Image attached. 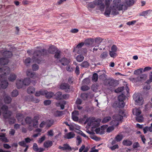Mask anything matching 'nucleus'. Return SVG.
<instances>
[{
  "mask_svg": "<svg viewBox=\"0 0 152 152\" xmlns=\"http://www.w3.org/2000/svg\"><path fill=\"white\" fill-rule=\"evenodd\" d=\"M57 50V48L54 45H51L49 47L48 50L45 49L34 51L33 54V59L34 61L38 64L44 63V60L41 58L48 55L49 53L53 54Z\"/></svg>",
  "mask_w": 152,
  "mask_h": 152,
  "instance_id": "f257e3e1",
  "label": "nucleus"
},
{
  "mask_svg": "<svg viewBox=\"0 0 152 152\" xmlns=\"http://www.w3.org/2000/svg\"><path fill=\"white\" fill-rule=\"evenodd\" d=\"M10 72V69L8 66H4L0 68V72L4 73L0 75V82L1 83L0 89L1 87L3 89H5L8 86V83L7 80L6 76L9 74Z\"/></svg>",
  "mask_w": 152,
  "mask_h": 152,
  "instance_id": "f03ea898",
  "label": "nucleus"
},
{
  "mask_svg": "<svg viewBox=\"0 0 152 152\" xmlns=\"http://www.w3.org/2000/svg\"><path fill=\"white\" fill-rule=\"evenodd\" d=\"M121 0H114L113 4L110 7L111 9V14L116 15L119 14L118 10H123V7H125L123 4L121 3Z\"/></svg>",
  "mask_w": 152,
  "mask_h": 152,
  "instance_id": "7ed1b4c3",
  "label": "nucleus"
},
{
  "mask_svg": "<svg viewBox=\"0 0 152 152\" xmlns=\"http://www.w3.org/2000/svg\"><path fill=\"white\" fill-rule=\"evenodd\" d=\"M104 1V0H95L87 4V8L88 9H93L96 7V10L103 11L105 8Z\"/></svg>",
  "mask_w": 152,
  "mask_h": 152,
  "instance_id": "20e7f679",
  "label": "nucleus"
},
{
  "mask_svg": "<svg viewBox=\"0 0 152 152\" xmlns=\"http://www.w3.org/2000/svg\"><path fill=\"white\" fill-rule=\"evenodd\" d=\"M118 81L117 80L109 79L107 80V86L109 89L111 90L112 89L118 86Z\"/></svg>",
  "mask_w": 152,
  "mask_h": 152,
  "instance_id": "39448f33",
  "label": "nucleus"
},
{
  "mask_svg": "<svg viewBox=\"0 0 152 152\" xmlns=\"http://www.w3.org/2000/svg\"><path fill=\"white\" fill-rule=\"evenodd\" d=\"M136 105H141L143 104V100L141 95L140 94H134L133 96Z\"/></svg>",
  "mask_w": 152,
  "mask_h": 152,
  "instance_id": "423d86ee",
  "label": "nucleus"
},
{
  "mask_svg": "<svg viewBox=\"0 0 152 152\" xmlns=\"http://www.w3.org/2000/svg\"><path fill=\"white\" fill-rule=\"evenodd\" d=\"M101 121L100 119H96L94 117H90L86 119V122H88V125L91 126L93 125L94 122L99 123Z\"/></svg>",
  "mask_w": 152,
  "mask_h": 152,
  "instance_id": "0eeeda50",
  "label": "nucleus"
},
{
  "mask_svg": "<svg viewBox=\"0 0 152 152\" xmlns=\"http://www.w3.org/2000/svg\"><path fill=\"white\" fill-rule=\"evenodd\" d=\"M26 74L27 76L34 79L38 78L39 77L38 74L34 72H33L29 70H28L26 72Z\"/></svg>",
  "mask_w": 152,
  "mask_h": 152,
  "instance_id": "6e6552de",
  "label": "nucleus"
},
{
  "mask_svg": "<svg viewBox=\"0 0 152 152\" xmlns=\"http://www.w3.org/2000/svg\"><path fill=\"white\" fill-rule=\"evenodd\" d=\"M60 88L62 90H64L66 92H69L70 91V86L67 83H64L61 84L60 86Z\"/></svg>",
  "mask_w": 152,
  "mask_h": 152,
  "instance_id": "1a4fd4ad",
  "label": "nucleus"
},
{
  "mask_svg": "<svg viewBox=\"0 0 152 152\" xmlns=\"http://www.w3.org/2000/svg\"><path fill=\"white\" fill-rule=\"evenodd\" d=\"M63 146H61V145L59 146L58 147V148L59 149H61L63 151L68 150L71 151L72 150L71 147L69 144L67 143L64 144Z\"/></svg>",
  "mask_w": 152,
  "mask_h": 152,
  "instance_id": "9d476101",
  "label": "nucleus"
},
{
  "mask_svg": "<svg viewBox=\"0 0 152 152\" xmlns=\"http://www.w3.org/2000/svg\"><path fill=\"white\" fill-rule=\"evenodd\" d=\"M39 119L38 116H35L32 119V123L34 127L36 128L37 127L38 125V120Z\"/></svg>",
  "mask_w": 152,
  "mask_h": 152,
  "instance_id": "9b49d317",
  "label": "nucleus"
},
{
  "mask_svg": "<svg viewBox=\"0 0 152 152\" xmlns=\"http://www.w3.org/2000/svg\"><path fill=\"white\" fill-rule=\"evenodd\" d=\"M114 105H115V106L119 108H123L125 105V103L124 101H119L115 102Z\"/></svg>",
  "mask_w": 152,
  "mask_h": 152,
  "instance_id": "f8f14e48",
  "label": "nucleus"
},
{
  "mask_svg": "<svg viewBox=\"0 0 152 152\" xmlns=\"http://www.w3.org/2000/svg\"><path fill=\"white\" fill-rule=\"evenodd\" d=\"M16 86L18 89L22 88L24 86L22 80H17L16 81Z\"/></svg>",
  "mask_w": 152,
  "mask_h": 152,
  "instance_id": "ddd939ff",
  "label": "nucleus"
},
{
  "mask_svg": "<svg viewBox=\"0 0 152 152\" xmlns=\"http://www.w3.org/2000/svg\"><path fill=\"white\" fill-rule=\"evenodd\" d=\"M1 109L3 111H4L5 112V113L6 114H7L10 116L11 115V112L10 111H8V107L6 105H3L1 108Z\"/></svg>",
  "mask_w": 152,
  "mask_h": 152,
  "instance_id": "4468645a",
  "label": "nucleus"
},
{
  "mask_svg": "<svg viewBox=\"0 0 152 152\" xmlns=\"http://www.w3.org/2000/svg\"><path fill=\"white\" fill-rule=\"evenodd\" d=\"M9 62L8 59L7 58H0V66L4 65L7 64Z\"/></svg>",
  "mask_w": 152,
  "mask_h": 152,
  "instance_id": "2eb2a0df",
  "label": "nucleus"
},
{
  "mask_svg": "<svg viewBox=\"0 0 152 152\" xmlns=\"http://www.w3.org/2000/svg\"><path fill=\"white\" fill-rule=\"evenodd\" d=\"M59 61L61 63L62 65L64 66L68 65L69 62V60L65 58H62Z\"/></svg>",
  "mask_w": 152,
  "mask_h": 152,
  "instance_id": "dca6fc26",
  "label": "nucleus"
},
{
  "mask_svg": "<svg viewBox=\"0 0 152 152\" xmlns=\"http://www.w3.org/2000/svg\"><path fill=\"white\" fill-rule=\"evenodd\" d=\"M3 55L6 57V58H7L11 57L12 56V54L10 51H5L3 52Z\"/></svg>",
  "mask_w": 152,
  "mask_h": 152,
  "instance_id": "f3484780",
  "label": "nucleus"
},
{
  "mask_svg": "<svg viewBox=\"0 0 152 152\" xmlns=\"http://www.w3.org/2000/svg\"><path fill=\"white\" fill-rule=\"evenodd\" d=\"M53 144V142L51 141L48 140L44 142L43 145L45 148H48L51 147Z\"/></svg>",
  "mask_w": 152,
  "mask_h": 152,
  "instance_id": "a211bd4d",
  "label": "nucleus"
},
{
  "mask_svg": "<svg viewBox=\"0 0 152 152\" xmlns=\"http://www.w3.org/2000/svg\"><path fill=\"white\" fill-rule=\"evenodd\" d=\"M55 99L58 100H61L62 93L61 92L58 91L54 95Z\"/></svg>",
  "mask_w": 152,
  "mask_h": 152,
  "instance_id": "6ab92c4d",
  "label": "nucleus"
},
{
  "mask_svg": "<svg viewBox=\"0 0 152 152\" xmlns=\"http://www.w3.org/2000/svg\"><path fill=\"white\" fill-rule=\"evenodd\" d=\"M24 116L23 115L20 113L16 114V118L19 121H21L23 120Z\"/></svg>",
  "mask_w": 152,
  "mask_h": 152,
  "instance_id": "aec40b11",
  "label": "nucleus"
},
{
  "mask_svg": "<svg viewBox=\"0 0 152 152\" xmlns=\"http://www.w3.org/2000/svg\"><path fill=\"white\" fill-rule=\"evenodd\" d=\"M132 142L128 140H124L122 142L124 146H130L132 144Z\"/></svg>",
  "mask_w": 152,
  "mask_h": 152,
  "instance_id": "412c9836",
  "label": "nucleus"
},
{
  "mask_svg": "<svg viewBox=\"0 0 152 152\" xmlns=\"http://www.w3.org/2000/svg\"><path fill=\"white\" fill-rule=\"evenodd\" d=\"M35 91V88L33 86H30L28 88L27 91L28 94H31L34 93Z\"/></svg>",
  "mask_w": 152,
  "mask_h": 152,
  "instance_id": "4be33fe9",
  "label": "nucleus"
},
{
  "mask_svg": "<svg viewBox=\"0 0 152 152\" xmlns=\"http://www.w3.org/2000/svg\"><path fill=\"white\" fill-rule=\"evenodd\" d=\"M110 13L111 14V9L107 7L104 13V15L107 17H109Z\"/></svg>",
  "mask_w": 152,
  "mask_h": 152,
  "instance_id": "5701e85b",
  "label": "nucleus"
},
{
  "mask_svg": "<svg viewBox=\"0 0 152 152\" xmlns=\"http://www.w3.org/2000/svg\"><path fill=\"white\" fill-rule=\"evenodd\" d=\"M75 136V133L73 132H69L66 134V138L68 139L72 138Z\"/></svg>",
  "mask_w": 152,
  "mask_h": 152,
  "instance_id": "b1692460",
  "label": "nucleus"
},
{
  "mask_svg": "<svg viewBox=\"0 0 152 152\" xmlns=\"http://www.w3.org/2000/svg\"><path fill=\"white\" fill-rule=\"evenodd\" d=\"M16 75L13 73H11L8 78V80L10 81H13L16 79Z\"/></svg>",
  "mask_w": 152,
  "mask_h": 152,
  "instance_id": "393cba45",
  "label": "nucleus"
},
{
  "mask_svg": "<svg viewBox=\"0 0 152 152\" xmlns=\"http://www.w3.org/2000/svg\"><path fill=\"white\" fill-rule=\"evenodd\" d=\"M12 101V99L9 96H5L4 99V101L5 103L9 104L11 103Z\"/></svg>",
  "mask_w": 152,
  "mask_h": 152,
  "instance_id": "a878e982",
  "label": "nucleus"
},
{
  "mask_svg": "<svg viewBox=\"0 0 152 152\" xmlns=\"http://www.w3.org/2000/svg\"><path fill=\"white\" fill-rule=\"evenodd\" d=\"M24 86H28L30 83V80L29 78H26L24 79L23 80H22Z\"/></svg>",
  "mask_w": 152,
  "mask_h": 152,
  "instance_id": "bb28decb",
  "label": "nucleus"
},
{
  "mask_svg": "<svg viewBox=\"0 0 152 152\" xmlns=\"http://www.w3.org/2000/svg\"><path fill=\"white\" fill-rule=\"evenodd\" d=\"M123 138V135L121 134H117L115 137V140L117 142H119L121 141Z\"/></svg>",
  "mask_w": 152,
  "mask_h": 152,
  "instance_id": "cd10ccee",
  "label": "nucleus"
},
{
  "mask_svg": "<svg viewBox=\"0 0 152 152\" xmlns=\"http://www.w3.org/2000/svg\"><path fill=\"white\" fill-rule=\"evenodd\" d=\"M135 2L134 0H125L126 4L129 6H132Z\"/></svg>",
  "mask_w": 152,
  "mask_h": 152,
  "instance_id": "c85d7f7f",
  "label": "nucleus"
},
{
  "mask_svg": "<svg viewBox=\"0 0 152 152\" xmlns=\"http://www.w3.org/2000/svg\"><path fill=\"white\" fill-rule=\"evenodd\" d=\"M80 65L83 68H87L90 65L88 62L86 61H85L83 62Z\"/></svg>",
  "mask_w": 152,
  "mask_h": 152,
  "instance_id": "c756f323",
  "label": "nucleus"
},
{
  "mask_svg": "<svg viewBox=\"0 0 152 152\" xmlns=\"http://www.w3.org/2000/svg\"><path fill=\"white\" fill-rule=\"evenodd\" d=\"M147 76L145 74H143L140 76H138V79L139 81H142L146 79Z\"/></svg>",
  "mask_w": 152,
  "mask_h": 152,
  "instance_id": "7c9ffc66",
  "label": "nucleus"
},
{
  "mask_svg": "<svg viewBox=\"0 0 152 152\" xmlns=\"http://www.w3.org/2000/svg\"><path fill=\"white\" fill-rule=\"evenodd\" d=\"M151 12H152V10H148L145 11H144L141 13H140L139 14V15L140 16H145L146 15H147L148 14L151 13Z\"/></svg>",
  "mask_w": 152,
  "mask_h": 152,
  "instance_id": "2f4dec72",
  "label": "nucleus"
},
{
  "mask_svg": "<svg viewBox=\"0 0 152 152\" xmlns=\"http://www.w3.org/2000/svg\"><path fill=\"white\" fill-rule=\"evenodd\" d=\"M113 118L118 121H121L123 118V116L119 114H116L113 116Z\"/></svg>",
  "mask_w": 152,
  "mask_h": 152,
  "instance_id": "473e14b6",
  "label": "nucleus"
},
{
  "mask_svg": "<svg viewBox=\"0 0 152 152\" xmlns=\"http://www.w3.org/2000/svg\"><path fill=\"white\" fill-rule=\"evenodd\" d=\"M111 119L110 116H106L104 117L102 121V123L103 124H105L108 122Z\"/></svg>",
  "mask_w": 152,
  "mask_h": 152,
  "instance_id": "72a5a7b5",
  "label": "nucleus"
},
{
  "mask_svg": "<svg viewBox=\"0 0 152 152\" xmlns=\"http://www.w3.org/2000/svg\"><path fill=\"white\" fill-rule=\"evenodd\" d=\"M26 123L28 124H30L32 123V119L31 117L27 116L25 120Z\"/></svg>",
  "mask_w": 152,
  "mask_h": 152,
  "instance_id": "f704fd0d",
  "label": "nucleus"
},
{
  "mask_svg": "<svg viewBox=\"0 0 152 152\" xmlns=\"http://www.w3.org/2000/svg\"><path fill=\"white\" fill-rule=\"evenodd\" d=\"M54 93L52 92H48L47 91L46 96L47 98L50 99L54 95Z\"/></svg>",
  "mask_w": 152,
  "mask_h": 152,
  "instance_id": "c9c22d12",
  "label": "nucleus"
},
{
  "mask_svg": "<svg viewBox=\"0 0 152 152\" xmlns=\"http://www.w3.org/2000/svg\"><path fill=\"white\" fill-rule=\"evenodd\" d=\"M98 79V75L96 73H94L92 77V80L93 81L96 82Z\"/></svg>",
  "mask_w": 152,
  "mask_h": 152,
  "instance_id": "e433bc0d",
  "label": "nucleus"
},
{
  "mask_svg": "<svg viewBox=\"0 0 152 152\" xmlns=\"http://www.w3.org/2000/svg\"><path fill=\"white\" fill-rule=\"evenodd\" d=\"M102 38L100 37H97L95 39V42L98 45L97 46H99V45L102 42Z\"/></svg>",
  "mask_w": 152,
  "mask_h": 152,
  "instance_id": "4c0bfd02",
  "label": "nucleus"
},
{
  "mask_svg": "<svg viewBox=\"0 0 152 152\" xmlns=\"http://www.w3.org/2000/svg\"><path fill=\"white\" fill-rule=\"evenodd\" d=\"M76 59L77 61L81 62L84 60V57L82 55H79L77 56Z\"/></svg>",
  "mask_w": 152,
  "mask_h": 152,
  "instance_id": "58836bf2",
  "label": "nucleus"
},
{
  "mask_svg": "<svg viewBox=\"0 0 152 152\" xmlns=\"http://www.w3.org/2000/svg\"><path fill=\"white\" fill-rule=\"evenodd\" d=\"M143 70V69L142 68H140L139 69H138L136 70H135L134 72V74L135 75H138L141 74L142 72V70Z\"/></svg>",
  "mask_w": 152,
  "mask_h": 152,
  "instance_id": "ea45409f",
  "label": "nucleus"
},
{
  "mask_svg": "<svg viewBox=\"0 0 152 152\" xmlns=\"http://www.w3.org/2000/svg\"><path fill=\"white\" fill-rule=\"evenodd\" d=\"M136 119L139 122H142L143 120V118L142 115L137 116L136 117Z\"/></svg>",
  "mask_w": 152,
  "mask_h": 152,
  "instance_id": "a19ab883",
  "label": "nucleus"
},
{
  "mask_svg": "<svg viewBox=\"0 0 152 152\" xmlns=\"http://www.w3.org/2000/svg\"><path fill=\"white\" fill-rule=\"evenodd\" d=\"M56 51V52H55V54L54 55V57L56 58L59 59L60 58L61 52L60 51L58 50Z\"/></svg>",
  "mask_w": 152,
  "mask_h": 152,
  "instance_id": "79ce46f5",
  "label": "nucleus"
},
{
  "mask_svg": "<svg viewBox=\"0 0 152 152\" xmlns=\"http://www.w3.org/2000/svg\"><path fill=\"white\" fill-rule=\"evenodd\" d=\"M126 96L125 95L122 94L119 95L118 97V100L119 101H124L125 99Z\"/></svg>",
  "mask_w": 152,
  "mask_h": 152,
  "instance_id": "37998d69",
  "label": "nucleus"
},
{
  "mask_svg": "<svg viewBox=\"0 0 152 152\" xmlns=\"http://www.w3.org/2000/svg\"><path fill=\"white\" fill-rule=\"evenodd\" d=\"M18 95V92L17 90H14L12 92L11 95L13 97H15Z\"/></svg>",
  "mask_w": 152,
  "mask_h": 152,
  "instance_id": "c03bdc74",
  "label": "nucleus"
},
{
  "mask_svg": "<svg viewBox=\"0 0 152 152\" xmlns=\"http://www.w3.org/2000/svg\"><path fill=\"white\" fill-rule=\"evenodd\" d=\"M119 121L115 119V120H113L111 121L110 124L111 125H113V126H117L119 124Z\"/></svg>",
  "mask_w": 152,
  "mask_h": 152,
  "instance_id": "a18cd8bd",
  "label": "nucleus"
},
{
  "mask_svg": "<svg viewBox=\"0 0 152 152\" xmlns=\"http://www.w3.org/2000/svg\"><path fill=\"white\" fill-rule=\"evenodd\" d=\"M88 93H83L81 94V97L83 99L85 100L88 98Z\"/></svg>",
  "mask_w": 152,
  "mask_h": 152,
  "instance_id": "49530a36",
  "label": "nucleus"
},
{
  "mask_svg": "<svg viewBox=\"0 0 152 152\" xmlns=\"http://www.w3.org/2000/svg\"><path fill=\"white\" fill-rule=\"evenodd\" d=\"M108 56L107 53L106 52H104L102 53L100 56V58H101L104 59L107 57Z\"/></svg>",
  "mask_w": 152,
  "mask_h": 152,
  "instance_id": "de8ad7c7",
  "label": "nucleus"
},
{
  "mask_svg": "<svg viewBox=\"0 0 152 152\" xmlns=\"http://www.w3.org/2000/svg\"><path fill=\"white\" fill-rule=\"evenodd\" d=\"M92 40V39L91 38L85 40L84 42V44H85L86 45H89L91 44Z\"/></svg>",
  "mask_w": 152,
  "mask_h": 152,
  "instance_id": "09e8293b",
  "label": "nucleus"
},
{
  "mask_svg": "<svg viewBox=\"0 0 152 152\" xmlns=\"http://www.w3.org/2000/svg\"><path fill=\"white\" fill-rule=\"evenodd\" d=\"M124 89V87L122 86L118 87V88L115 89V92L116 93H118L122 91Z\"/></svg>",
  "mask_w": 152,
  "mask_h": 152,
  "instance_id": "8fccbe9b",
  "label": "nucleus"
},
{
  "mask_svg": "<svg viewBox=\"0 0 152 152\" xmlns=\"http://www.w3.org/2000/svg\"><path fill=\"white\" fill-rule=\"evenodd\" d=\"M135 113L134 114V111L133 112V113L134 114H135L136 116H137L140 115L141 114V111L139 109H135Z\"/></svg>",
  "mask_w": 152,
  "mask_h": 152,
  "instance_id": "3c124183",
  "label": "nucleus"
},
{
  "mask_svg": "<svg viewBox=\"0 0 152 152\" xmlns=\"http://www.w3.org/2000/svg\"><path fill=\"white\" fill-rule=\"evenodd\" d=\"M54 123V121L53 120H49L48 121V123L47 124L46 126L49 128Z\"/></svg>",
  "mask_w": 152,
  "mask_h": 152,
  "instance_id": "603ef678",
  "label": "nucleus"
},
{
  "mask_svg": "<svg viewBox=\"0 0 152 152\" xmlns=\"http://www.w3.org/2000/svg\"><path fill=\"white\" fill-rule=\"evenodd\" d=\"M109 54L110 57L113 58H115L117 55L115 52L111 51H109Z\"/></svg>",
  "mask_w": 152,
  "mask_h": 152,
  "instance_id": "864d4df0",
  "label": "nucleus"
},
{
  "mask_svg": "<svg viewBox=\"0 0 152 152\" xmlns=\"http://www.w3.org/2000/svg\"><path fill=\"white\" fill-rule=\"evenodd\" d=\"M129 79L133 83H136L139 81L137 77L136 78L130 77Z\"/></svg>",
  "mask_w": 152,
  "mask_h": 152,
  "instance_id": "5fc2aeb1",
  "label": "nucleus"
},
{
  "mask_svg": "<svg viewBox=\"0 0 152 152\" xmlns=\"http://www.w3.org/2000/svg\"><path fill=\"white\" fill-rule=\"evenodd\" d=\"M33 148L35 151L36 152H38L39 148L37 144L36 143H34Z\"/></svg>",
  "mask_w": 152,
  "mask_h": 152,
  "instance_id": "6e6d98bb",
  "label": "nucleus"
},
{
  "mask_svg": "<svg viewBox=\"0 0 152 152\" xmlns=\"http://www.w3.org/2000/svg\"><path fill=\"white\" fill-rule=\"evenodd\" d=\"M90 88L87 86H83L81 87V89L83 91L88 90Z\"/></svg>",
  "mask_w": 152,
  "mask_h": 152,
  "instance_id": "4d7b16f0",
  "label": "nucleus"
},
{
  "mask_svg": "<svg viewBox=\"0 0 152 152\" xmlns=\"http://www.w3.org/2000/svg\"><path fill=\"white\" fill-rule=\"evenodd\" d=\"M18 144L20 146L24 147H26L27 145L26 144V143L25 141H24L19 142L18 143Z\"/></svg>",
  "mask_w": 152,
  "mask_h": 152,
  "instance_id": "13d9d810",
  "label": "nucleus"
},
{
  "mask_svg": "<svg viewBox=\"0 0 152 152\" xmlns=\"http://www.w3.org/2000/svg\"><path fill=\"white\" fill-rule=\"evenodd\" d=\"M32 68L33 71H36L39 69V66L36 64H34L32 65Z\"/></svg>",
  "mask_w": 152,
  "mask_h": 152,
  "instance_id": "bf43d9fd",
  "label": "nucleus"
},
{
  "mask_svg": "<svg viewBox=\"0 0 152 152\" xmlns=\"http://www.w3.org/2000/svg\"><path fill=\"white\" fill-rule=\"evenodd\" d=\"M74 112L72 114V118L74 121H77L78 120V118L77 116L74 115Z\"/></svg>",
  "mask_w": 152,
  "mask_h": 152,
  "instance_id": "052dcab7",
  "label": "nucleus"
},
{
  "mask_svg": "<svg viewBox=\"0 0 152 152\" xmlns=\"http://www.w3.org/2000/svg\"><path fill=\"white\" fill-rule=\"evenodd\" d=\"M119 148L118 144H115L112 146L110 147L109 148L112 150L113 151L116 149H118Z\"/></svg>",
  "mask_w": 152,
  "mask_h": 152,
  "instance_id": "680f3d73",
  "label": "nucleus"
},
{
  "mask_svg": "<svg viewBox=\"0 0 152 152\" xmlns=\"http://www.w3.org/2000/svg\"><path fill=\"white\" fill-rule=\"evenodd\" d=\"M140 144L138 142H134L133 145V148L134 149L140 147Z\"/></svg>",
  "mask_w": 152,
  "mask_h": 152,
  "instance_id": "e2e57ef3",
  "label": "nucleus"
},
{
  "mask_svg": "<svg viewBox=\"0 0 152 152\" xmlns=\"http://www.w3.org/2000/svg\"><path fill=\"white\" fill-rule=\"evenodd\" d=\"M143 131L144 134H146L147 131H149L151 132V131L150 130L149 127L148 126L145 127L143 129Z\"/></svg>",
  "mask_w": 152,
  "mask_h": 152,
  "instance_id": "0e129e2a",
  "label": "nucleus"
},
{
  "mask_svg": "<svg viewBox=\"0 0 152 152\" xmlns=\"http://www.w3.org/2000/svg\"><path fill=\"white\" fill-rule=\"evenodd\" d=\"M111 51L116 52L117 50V47L115 45H113L111 48Z\"/></svg>",
  "mask_w": 152,
  "mask_h": 152,
  "instance_id": "69168bd1",
  "label": "nucleus"
},
{
  "mask_svg": "<svg viewBox=\"0 0 152 152\" xmlns=\"http://www.w3.org/2000/svg\"><path fill=\"white\" fill-rule=\"evenodd\" d=\"M69 95L68 94H65L62 95L61 99H66L69 98Z\"/></svg>",
  "mask_w": 152,
  "mask_h": 152,
  "instance_id": "338daca9",
  "label": "nucleus"
},
{
  "mask_svg": "<svg viewBox=\"0 0 152 152\" xmlns=\"http://www.w3.org/2000/svg\"><path fill=\"white\" fill-rule=\"evenodd\" d=\"M77 140L78 141L77 143V145H79L82 142V139L80 136H78L77 137Z\"/></svg>",
  "mask_w": 152,
  "mask_h": 152,
  "instance_id": "774afa93",
  "label": "nucleus"
}]
</instances>
